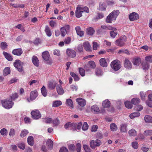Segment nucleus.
<instances>
[{"mask_svg":"<svg viewBox=\"0 0 152 152\" xmlns=\"http://www.w3.org/2000/svg\"><path fill=\"white\" fill-rule=\"evenodd\" d=\"M120 12L118 10H114L110 13L106 18V21L108 23H111L115 20Z\"/></svg>","mask_w":152,"mask_h":152,"instance_id":"1","label":"nucleus"},{"mask_svg":"<svg viewBox=\"0 0 152 152\" xmlns=\"http://www.w3.org/2000/svg\"><path fill=\"white\" fill-rule=\"evenodd\" d=\"M83 12L88 13V8L86 7H83L81 5H78L75 11V16L76 17L80 18L82 15V13Z\"/></svg>","mask_w":152,"mask_h":152,"instance_id":"2","label":"nucleus"},{"mask_svg":"<svg viewBox=\"0 0 152 152\" xmlns=\"http://www.w3.org/2000/svg\"><path fill=\"white\" fill-rule=\"evenodd\" d=\"M111 70L113 72L118 71L122 67L120 61L117 60H115L110 64Z\"/></svg>","mask_w":152,"mask_h":152,"instance_id":"3","label":"nucleus"},{"mask_svg":"<svg viewBox=\"0 0 152 152\" xmlns=\"http://www.w3.org/2000/svg\"><path fill=\"white\" fill-rule=\"evenodd\" d=\"M1 103L2 106L7 109H9L12 108L14 104L13 102L9 99L1 100Z\"/></svg>","mask_w":152,"mask_h":152,"instance_id":"4","label":"nucleus"},{"mask_svg":"<svg viewBox=\"0 0 152 152\" xmlns=\"http://www.w3.org/2000/svg\"><path fill=\"white\" fill-rule=\"evenodd\" d=\"M142 100L145 101L146 104L149 107H152V96H141Z\"/></svg>","mask_w":152,"mask_h":152,"instance_id":"5","label":"nucleus"},{"mask_svg":"<svg viewBox=\"0 0 152 152\" xmlns=\"http://www.w3.org/2000/svg\"><path fill=\"white\" fill-rule=\"evenodd\" d=\"M126 37L125 35L123 36L115 42V44L116 45L118 46H122L124 45L125 42L126 41Z\"/></svg>","mask_w":152,"mask_h":152,"instance_id":"6","label":"nucleus"},{"mask_svg":"<svg viewBox=\"0 0 152 152\" xmlns=\"http://www.w3.org/2000/svg\"><path fill=\"white\" fill-rule=\"evenodd\" d=\"M42 56L46 63L49 64H51L52 63V61L50 59V55L48 51L43 52L42 53Z\"/></svg>","mask_w":152,"mask_h":152,"instance_id":"7","label":"nucleus"},{"mask_svg":"<svg viewBox=\"0 0 152 152\" xmlns=\"http://www.w3.org/2000/svg\"><path fill=\"white\" fill-rule=\"evenodd\" d=\"M139 18V15L137 12H133L129 15V19L131 21H136Z\"/></svg>","mask_w":152,"mask_h":152,"instance_id":"8","label":"nucleus"},{"mask_svg":"<svg viewBox=\"0 0 152 152\" xmlns=\"http://www.w3.org/2000/svg\"><path fill=\"white\" fill-rule=\"evenodd\" d=\"M14 65L15 68L19 72H22L23 71V63L20 60H16L14 63Z\"/></svg>","mask_w":152,"mask_h":152,"instance_id":"9","label":"nucleus"},{"mask_svg":"<svg viewBox=\"0 0 152 152\" xmlns=\"http://www.w3.org/2000/svg\"><path fill=\"white\" fill-rule=\"evenodd\" d=\"M77 125L76 123L68 122L65 124L64 127L65 129H68L69 130H73L74 131L76 129Z\"/></svg>","mask_w":152,"mask_h":152,"instance_id":"10","label":"nucleus"},{"mask_svg":"<svg viewBox=\"0 0 152 152\" xmlns=\"http://www.w3.org/2000/svg\"><path fill=\"white\" fill-rule=\"evenodd\" d=\"M31 114L32 117L35 119H38L41 117V114L38 110L32 111L31 113Z\"/></svg>","mask_w":152,"mask_h":152,"instance_id":"11","label":"nucleus"},{"mask_svg":"<svg viewBox=\"0 0 152 152\" xmlns=\"http://www.w3.org/2000/svg\"><path fill=\"white\" fill-rule=\"evenodd\" d=\"M101 143V141L99 140H96L95 141L92 140L90 142V145L91 147L92 148H94L96 147H98L100 146Z\"/></svg>","mask_w":152,"mask_h":152,"instance_id":"12","label":"nucleus"},{"mask_svg":"<svg viewBox=\"0 0 152 152\" xmlns=\"http://www.w3.org/2000/svg\"><path fill=\"white\" fill-rule=\"evenodd\" d=\"M124 66L126 68L128 69H131L132 67V64L131 61L127 58L125 59Z\"/></svg>","mask_w":152,"mask_h":152,"instance_id":"13","label":"nucleus"},{"mask_svg":"<svg viewBox=\"0 0 152 152\" xmlns=\"http://www.w3.org/2000/svg\"><path fill=\"white\" fill-rule=\"evenodd\" d=\"M66 53L67 55L71 57H75L76 56V53L75 52L71 49H67Z\"/></svg>","mask_w":152,"mask_h":152,"instance_id":"14","label":"nucleus"},{"mask_svg":"<svg viewBox=\"0 0 152 152\" xmlns=\"http://www.w3.org/2000/svg\"><path fill=\"white\" fill-rule=\"evenodd\" d=\"M83 46L84 49L87 51H91L92 50L91 45L88 41H86L83 43Z\"/></svg>","mask_w":152,"mask_h":152,"instance_id":"15","label":"nucleus"},{"mask_svg":"<svg viewBox=\"0 0 152 152\" xmlns=\"http://www.w3.org/2000/svg\"><path fill=\"white\" fill-rule=\"evenodd\" d=\"M141 62V59L138 57L134 58L133 59L132 62L134 66H138Z\"/></svg>","mask_w":152,"mask_h":152,"instance_id":"16","label":"nucleus"},{"mask_svg":"<svg viewBox=\"0 0 152 152\" xmlns=\"http://www.w3.org/2000/svg\"><path fill=\"white\" fill-rule=\"evenodd\" d=\"M76 102L81 107H84L86 105V101L82 98H78L76 99Z\"/></svg>","mask_w":152,"mask_h":152,"instance_id":"17","label":"nucleus"},{"mask_svg":"<svg viewBox=\"0 0 152 152\" xmlns=\"http://www.w3.org/2000/svg\"><path fill=\"white\" fill-rule=\"evenodd\" d=\"M23 53V51L21 48L16 49L13 50L12 53L15 55L20 56Z\"/></svg>","mask_w":152,"mask_h":152,"instance_id":"18","label":"nucleus"},{"mask_svg":"<svg viewBox=\"0 0 152 152\" xmlns=\"http://www.w3.org/2000/svg\"><path fill=\"white\" fill-rule=\"evenodd\" d=\"M56 85V82L55 81L49 82L48 85V87L51 89H54Z\"/></svg>","mask_w":152,"mask_h":152,"instance_id":"19","label":"nucleus"},{"mask_svg":"<svg viewBox=\"0 0 152 152\" xmlns=\"http://www.w3.org/2000/svg\"><path fill=\"white\" fill-rule=\"evenodd\" d=\"M32 62L36 66H39V61L37 58L35 56H34L32 59Z\"/></svg>","mask_w":152,"mask_h":152,"instance_id":"20","label":"nucleus"},{"mask_svg":"<svg viewBox=\"0 0 152 152\" xmlns=\"http://www.w3.org/2000/svg\"><path fill=\"white\" fill-rule=\"evenodd\" d=\"M53 141L50 139H48L46 142V145L49 150H51L53 148Z\"/></svg>","mask_w":152,"mask_h":152,"instance_id":"21","label":"nucleus"},{"mask_svg":"<svg viewBox=\"0 0 152 152\" xmlns=\"http://www.w3.org/2000/svg\"><path fill=\"white\" fill-rule=\"evenodd\" d=\"M91 111L95 113H98L99 112V109L97 105H94L91 107Z\"/></svg>","mask_w":152,"mask_h":152,"instance_id":"22","label":"nucleus"},{"mask_svg":"<svg viewBox=\"0 0 152 152\" xmlns=\"http://www.w3.org/2000/svg\"><path fill=\"white\" fill-rule=\"evenodd\" d=\"M131 102L132 104L136 105L140 102V100L138 98H134L132 99Z\"/></svg>","mask_w":152,"mask_h":152,"instance_id":"23","label":"nucleus"},{"mask_svg":"<svg viewBox=\"0 0 152 152\" xmlns=\"http://www.w3.org/2000/svg\"><path fill=\"white\" fill-rule=\"evenodd\" d=\"M95 32L94 29L92 27H89L87 29V34L88 35L92 36Z\"/></svg>","mask_w":152,"mask_h":152,"instance_id":"24","label":"nucleus"},{"mask_svg":"<svg viewBox=\"0 0 152 152\" xmlns=\"http://www.w3.org/2000/svg\"><path fill=\"white\" fill-rule=\"evenodd\" d=\"M27 142L29 145H33L34 144L33 137L32 136H29L27 138Z\"/></svg>","mask_w":152,"mask_h":152,"instance_id":"25","label":"nucleus"},{"mask_svg":"<svg viewBox=\"0 0 152 152\" xmlns=\"http://www.w3.org/2000/svg\"><path fill=\"white\" fill-rule=\"evenodd\" d=\"M100 64L101 66L103 67H107V62L105 58H101L99 60Z\"/></svg>","mask_w":152,"mask_h":152,"instance_id":"26","label":"nucleus"},{"mask_svg":"<svg viewBox=\"0 0 152 152\" xmlns=\"http://www.w3.org/2000/svg\"><path fill=\"white\" fill-rule=\"evenodd\" d=\"M68 148L70 152H74L76 151L75 145L73 144H69Z\"/></svg>","mask_w":152,"mask_h":152,"instance_id":"27","label":"nucleus"},{"mask_svg":"<svg viewBox=\"0 0 152 152\" xmlns=\"http://www.w3.org/2000/svg\"><path fill=\"white\" fill-rule=\"evenodd\" d=\"M142 68L144 70H147L149 68V65L148 63L143 62L142 64Z\"/></svg>","mask_w":152,"mask_h":152,"instance_id":"28","label":"nucleus"},{"mask_svg":"<svg viewBox=\"0 0 152 152\" xmlns=\"http://www.w3.org/2000/svg\"><path fill=\"white\" fill-rule=\"evenodd\" d=\"M57 91L59 94H62L64 93V91L61 85H57L56 86Z\"/></svg>","mask_w":152,"mask_h":152,"instance_id":"29","label":"nucleus"},{"mask_svg":"<svg viewBox=\"0 0 152 152\" xmlns=\"http://www.w3.org/2000/svg\"><path fill=\"white\" fill-rule=\"evenodd\" d=\"M110 103L108 100H105L103 102L102 105L104 108H107L110 105Z\"/></svg>","mask_w":152,"mask_h":152,"instance_id":"30","label":"nucleus"},{"mask_svg":"<svg viewBox=\"0 0 152 152\" xmlns=\"http://www.w3.org/2000/svg\"><path fill=\"white\" fill-rule=\"evenodd\" d=\"M3 54L4 55L5 57V58L8 61H12L13 58L8 53L5 52H3Z\"/></svg>","mask_w":152,"mask_h":152,"instance_id":"31","label":"nucleus"},{"mask_svg":"<svg viewBox=\"0 0 152 152\" xmlns=\"http://www.w3.org/2000/svg\"><path fill=\"white\" fill-rule=\"evenodd\" d=\"M127 125L126 124H123L121 125L120 131L122 132H126L127 129H126Z\"/></svg>","mask_w":152,"mask_h":152,"instance_id":"32","label":"nucleus"},{"mask_svg":"<svg viewBox=\"0 0 152 152\" xmlns=\"http://www.w3.org/2000/svg\"><path fill=\"white\" fill-rule=\"evenodd\" d=\"M45 31L47 36L50 37L51 36L52 33L49 27L47 26H45Z\"/></svg>","mask_w":152,"mask_h":152,"instance_id":"33","label":"nucleus"},{"mask_svg":"<svg viewBox=\"0 0 152 152\" xmlns=\"http://www.w3.org/2000/svg\"><path fill=\"white\" fill-rule=\"evenodd\" d=\"M66 104L67 105L69 106L71 108H73L74 107L73 102L71 99H66Z\"/></svg>","mask_w":152,"mask_h":152,"instance_id":"34","label":"nucleus"},{"mask_svg":"<svg viewBox=\"0 0 152 152\" xmlns=\"http://www.w3.org/2000/svg\"><path fill=\"white\" fill-rule=\"evenodd\" d=\"M111 130L112 131H115L118 129V127L115 124L112 123L110 125Z\"/></svg>","mask_w":152,"mask_h":152,"instance_id":"35","label":"nucleus"},{"mask_svg":"<svg viewBox=\"0 0 152 152\" xmlns=\"http://www.w3.org/2000/svg\"><path fill=\"white\" fill-rule=\"evenodd\" d=\"M140 115V113L134 112L131 114L129 115L130 118L131 119H133L134 118L136 117H138Z\"/></svg>","mask_w":152,"mask_h":152,"instance_id":"36","label":"nucleus"},{"mask_svg":"<svg viewBox=\"0 0 152 152\" xmlns=\"http://www.w3.org/2000/svg\"><path fill=\"white\" fill-rule=\"evenodd\" d=\"M144 119L146 122H152V117L148 115L145 116Z\"/></svg>","mask_w":152,"mask_h":152,"instance_id":"37","label":"nucleus"},{"mask_svg":"<svg viewBox=\"0 0 152 152\" xmlns=\"http://www.w3.org/2000/svg\"><path fill=\"white\" fill-rule=\"evenodd\" d=\"M62 104L61 102L59 101H56L53 102V107H56L61 105Z\"/></svg>","mask_w":152,"mask_h":152,"instance_id":"38","label":"nucleus"},{"mask_svg":"<svg viewBox=\"0 0 152 152\" xmlns=\"http://www.w3.org/2000/svg\"><path fill=\"white\" fill-rule=\"evenodd\" d=\"M7 43L4 42H2L0 44V47L1 49L4 50L7 48Z\"/></svg>","mask_w":152,"mask_h":152,"instance_id":"39","label":"nucleus"},{"mask_svg":"<svg viewBox=\"0 0 152 152\" xmlns=\"http://www.w3.org/2000/svg\"><path fill=\"white\" fill-rule=\"evenodd\" d=\"M96 75L97 76H102L103 74V72L100 69H97L95 72Z\"/></svg>","mask_w":152,"mask_h":152,"instance_id":"40","label":"nucleus"},{"mask_svg":"<svg viewBox=\"0 0 152 152\" xmlns=\"http://www.w3.org/2000/svg\"><path fill=\"white\" fill-rule=\"evenodd\" d=\"M70 75L74 78L75 80L78 81L79 80V78L78 76L73 72H71Z\"/></svg>","mask_w":152,"mask_h":152,"instance_id":"41","label":"nucleus"},{"mask_svg":"<svg viewBox=\"0 0 152 152\" xmlns=\"http://www.w3.org/2000/svg\"><path fill=\"white\" fill-rule=\"evenodd\" d=\"M60 30L61 31V36L63 37H64L67 33V31L64 29V27H62L61 28Z\"/></svg>","mask_w":152,"mask_h":152,"instance_id":"42","label":"nucleus"},{"mask_svg":"<svg viewBox=\"0 0 152 152\" xmlns=\"http://www.w3.org/2000/svg\"><path fill=\"white\" fill-rule=\"evenodd\" d=\"M10 73V69L9 67H7L4 69V75L6 76L9 74Z\"/></svg>","mask_w":152,"mask_h":152,"instance_id":"43","label":"nucleus"},{"mask_svg":"<svg viewBox=\"0 0 152 152\" xmlns=\"http://www.w3.org/2000/svg\"><path fill=\"white\" fill-rule=\"evenodd\" d=\"M93 45L94 50H96L99 48V45L97 42H93Z\"/></svg>","mask_w":152,"mask_h":152,"instance_id":"44","label":"nucleus"},{"mask_svg":"<svg viewBox=\"0 0 152 152\" xmlns=\"http://www.w3.org/2000/svg\"><path fill=\"white\" fill-rule=\"evenodd\" d=\"M129 134L130 135L134 136L137 135V132L135 130L132 129L129 131Z\"/></svg>","mask_w":152,"mask_h":152,"instance_id":"45","label":"nucleus"},{"mask_svg":"<svg viewBox=\"0 0 152 152\" xmlns=\"http://www.w3.org/2000/svg\"><path fill=\"white\" fill-rule=\"evenodd\" d=\"M53 126H57L60 123L59 120L57 118H56L52 121Z\"/></svg>","mask_w":152,"mask_h":152,"instance_id":"46","label":"nucleus"},{"mask_svg":"<svg viewBox=\"0 0 152 152\" xmlns=\"http://www.w3.org/2000/svg\"><path fill=\"white\" fill-rule=\"evenodd\" d=\"M28 133V132L27 130L24 129L21 132L20 136L23 137L26 136Z\"/></svg>","mask_w":152,"mask_h":152,"instance_id":"47","label":"nucleus"},{"mask_svg":"<svg viewBox=\"0 0 152 152\" xmlns=\"http://www.w3.org/2000/svg\"><path fill=\"white\" fill-rule=\"evenodd\" d=\"M131 104L128 101L124 103L125 107L128 109L132 108V106Z\"/></svg>","mask_w":152,"mask_h":152,"instance_id":"48","label":"nucleus"},{"mask_svg":"<svg viewBox=\"0 0 152 152\" xmlns=\"http://www.w3.org/2000/svg\"><path fill=\"white\" fill-rule=\"evenodd\" d=\"M37 97L36 96H29V97H28L26 99L28 102H30L35 99Z\"/></svg>","mask_w":152,"mask_h":152,"instance_id":"49","label":"nucleus"},{"mask_svg":"<svg viewBox=\"0 0 152 152\" xmlns=\"http://www.w3.org/2000/svg\"><path fill=\"white\" fill-rule=\"evenodd\" d=\"M41 90L42 95H46L47 94L46 89L45 86H43Z\"/></svg>","mask_w":152,"mask_h":152,"instance_id":"50","label":"nucleus"},{"mask_svg":"<svg viewBox=\"0 0 152 152\" xmlns=\"http://www.w3.org/2000/svg\"><path fill=\"white\" fill-rule=\"evenodd\" d=\"M143 109V107L141 105L139 104L136 105L135 107V109L137 111H140L142 110Z\"/></svg>","mask_w":152,"mask_h":152,"instance_id":"51","label":"nucleus"},{"mask_svg":"<svg viewBox=\"0 0 152 152\" xmlns=\"http://www.w3.org/2000/svg\"><path fill=\"white\" fill-rule=\"evenodd\" d=\"M100 10L104 11L106 9V6L104 3H100L99 5Z\"/></svg>","mask_w":152,"mask_h":152,"instance_id":"52","label":"nucleus"},{"mask_svg":"<svg viewBox=\"0 0 152 152\" xmlns=\"http://www.w3.org/2000/svg\"><path fill=\"white\" fill-rule=\"evenodd\" d=\"M145 60L148 62H152V56H146L145 58Z\"/></svg>","mask_w":152,"mask_h":152,"instance_id":"53","label":"nucleus"},{"mask_svg":"<svg viewBox=\"0 0 152 152\" xmlns=\"http://www.w3.org/2000/svg\"><path fill=\"white\" fill-rule=\"evenodd\" d=\"M88 126L86 122H84L83 125L82 127V130L84 131H86L88 129Z\"/></svg>","mask_w":152,"mask_h":152,"instance_id":"54","label":"nucleus"},{"mask_svg":"<svg viewBox=\"0 0 152 152\" xmlns=\"http://www.w3.org/2000/svg\"><path fill=\"white\" fill-rule=\"evenodd\" d=\"M88 65L91 68H94L96 67V65L94 61H91L88 62Z\"/></svg>","mask_w":152,"mask_h":152,"instance_id":"55","label":"nucleus"},{"mask_svg":"<svg viewBox=\"0 0 152 152\" xmlns=\"http://www.w3.org/2000/svg\"><path fill=\"white\" fill-rule=\"evenodd\" d=\"M17 146L19 148L22 150H24L25 148V145L23 142L19 143L18 144Z\"/></svg>","mask_w":152,"mask_h":152,"instance_id":"56","label":"nucleus"},{"mask_svg":"<svg viewBox=\"0 0 152 152\" xmlns=\"http://www.w3.org/2000/svg\"><path fill=\"white\" fill-rule=\"evenodd\" d=\"M52 121L51 118H47L44 119V121L47 124H50L52 122Z\"/></svg>","mask_w":152,"mask_h":152,"instance_id":"57","label":"nucleus"},{"mask_svg":"<svg viewBox=\"0 0 152 152\" xmlns=\"http://www.w3.org/2000/svg\"><path fill=\"white\" fill-rule=\"evenodd\" d=\"M76 151L77 152H80L81 149V145L80 143H77L76 144Z\"/></svg>","mask_w":152,"mask_h":152,"instance_id":"58","label":"nucleus"},{"mask_svg":"<svg viewBox=\"0 0 152 152\" xmlns=\"http://www.w3.org/2000/svg\"><path fill=\"white\" fill-rule=\"evenodd\" d=\"M79 72L80 75L82 76H84L85 75V70L81 68H79Z\"/></svg>","mask_w":152,"mask_h":152,"instance_id":"59","label":"nucleus"},{"mask_svg":"<svg viewBox=\"0 0 152 152\" xmlns=\"http://www.w3.org/2000/svg\"><path fill=\"white\" fill-rule=\"evenodd\" d=\"M144 134L146 136L150 135L152 134V131L151 130H146L144 132Z\"/></svg>","mask_w":152,"mask_h":152,"instance_id":"60","label":"nucleus"},{"mask_svg":"<svg viewBox=\"0 0 152 152\" xmlns=\"http://www.w3.org/2000/svg\"><path fill=\"white\" fill-rule=\"evenodd\" d=\"M83 148L86 152H91V149L90 148L86 145H83Z\"/></svg>","mask_w":152,"mask_h":152,"instance_id":"61","label":"nucleus"},{"mask_svg":"<svg viewBox=\"0 0 152 152\" xmlns=\"http://www.w3.org/2000/svg\"><path fill=\"white\" fill-rule=\"evenodd\" d=\"M7 130L5 128L2 129L0 131V133L2 135H6L7 134Z\"/></svg>","mask_w":152,"mask_h":152,"instance_id":"62","label":"nucleus"},{"mask_svg":"<svg viewBox=\"0 0 152 152\" xmlns=\"http://www.w3.org/2000/svg\"><path fill=\"white\" fill-rule=\"evenodd\" d=\"M112 31H110V35L112 38H114L117 34V32Z\"/></svg>","mask_w":152,"mask_h":152,"instance_id":"63","label":"nucleus"},{"mask_svg":"<svg viewBox=\"0 0 152 152\" xmlns=\"http://www.w3.org/2000/svg\"><path fill=\"white\" fill-rule=\"evenodd\" d=\"M104 17V15L102 13H98L95 18L97 19H100L103 18Z\"/></svg>","mask_w":152,"mask_h":152,"instance_id":"64","label":"nucleus"}]
</instances>
